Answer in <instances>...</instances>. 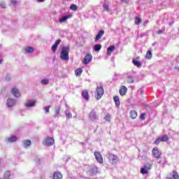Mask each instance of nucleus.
I'll list each match as a JSON object with an SVG mask.
<instances>
[{
    "instance_id": "35",
    "label": "nucleus",
    "mask_w": 179,
    "mask_h": 179,
    "mask_svg": "<svg viewBox=\"0 0 179 179\" xmlns=\"http://www.w3.org/2000/svg\"><path fill=\"white\" fill-rule=\"evenodd\" d=\"M17 5V1L10 0V6H14V8Z\"/></svg>"
},
{
    "instance_id": "51",
    "label": "nucleus",
    "mask_w": 179,
    "mask_h": 179,
    "mask_svg": "<svg viewBox=\"0 0 179 179\" xmlns=\"http://www.w3.org/2000/svg\"><path fill=\"white\" fill-rule=\"evenodd\" d=\"M174 69H176L177 71H179V67H178V66H177L174 67Z\"/></svg>"
},
{
    "instance_id": "18",
    "label": "nucleus",
    "mask_w": 179,
    "mask_h": 179,
    "mask_svg": "<svg viewBox=\"0 0 179 179\" xmlns=\"http://www.w3.org/2000/svg\"><path fill=\"white\" fill-rule=\"evenodd\" d=\"M157 163L158 164H160L162 167H164V166L167 164V159H166V157H163L161 159V160L158 161Z\"/></svg>"
},
{
    "instance_id": "20",
    "label": "nucleus",
    "mask_w": 179,
    "mask_h": 179,
    "mask_svg": "<svg viewBox=\"0 0 179 179\" xmlns=\"http://www.w3.org/2000/svg\"><path fill=\"white\" fill-rule=\"evenodd\" d=\"M114 50H115V46H114V45L109 46L107 48V55H111V54L113 53V51H114Z\"/></svg>"
},
{
    "instance_id": "11",
    "label": "nucleus",
    "mask_w": 179,
    "mask_h": 179,
    "mask_svg": "<svg viewBox=\"0 0 179 179\" xmlns=\"http://www.w3.org/2000/svg\"><path fill=\"white\" fill-rule=\"evenodd\" d=\"M93 58V56H92V55H85V57H84V60H83V64L85 65H87V64H89V62H90L92 61V59Z\"/></svg>"
},
{
    "instance_id": "46",
    "label": "nucleus",
    "mask_w": 179,
    "mask_h": 179,
    "mask_svg": "<svg viewBox=\"0 0 179 179\" xmlns=\"http://www.w3.org/2000/svg\"><path fill=\"white\" fill-rule=\"evenodd\" d=\"M103 8L104 10H106V12H108V10H110L108 4H103Z\"/></svg>"
},
{
    "instance_id": "50",
    "label": "nucleus",
    "mask_w": 179,
    "mask_h": 179,
    "mask_svg": "<svg viewBox=\"0 0 179 179\" xmlns=\"http://www.w3.org/2000/svg\"><path fill=\"white\" fill-rule=\"evenodd\" d=\"M139 92H141V94H143L145 93V91H143V89H140Z\"/></svg>"
},
{
    "instance_id": "1",
    "label": "nucleus",
    "mask_w": 179,
    "mask_h": 179,
    "mask_svg": "<svg viewBox=\"0 0 179 179\" xmlns=\"http://www.w3.org/2000/svg\"><path fill=\"white\" fill-rule=\"evenodd\" d=\"M69 46L63 47L60 52V58L62 61H69Z\"/></svg>"
},
{
    "instance_id": "40",
    "label": "nucleus",
    "mask_w": 179,
    "mask_h": 179,
    "mask_svg": "<svg viewBox=\"0 0 179 179\" xmlns=\"http://www.w3.org/2000/svg\"><path fill=\"white\" fill-rule=\"evenodd\" d=\"M171 179H178V173L176 171H173V174L172 176V178Z\"/></svg>"
},
{
    "instance_id": "30",
    "label": "nucleus",
    "mask_w": 179,
    "mask_h": 179,
    "mask_svg": "<svg viewBox=\"0 0 179 179\" xmlns=\"http://www.w3.org/2000/svg\"><path fill=\"white\" fill-rule=\"evenodd\" d=\"M94 50L96 51V52H99L100 50H101V44H96L94 46Z\"/></svg>"
},
{
    "instance_id": "7",
    "label": "nucleus",
    "mask_w": 179,
    "mask_h": 179,
    "mask_svg": "<svg viewBox=\"0 0 179 179\" xmlns=\"http://www.w3.org/2000/svg\"><path fill=\"white\" fill-rule=\"evenodd\" d=\"M61 106H56L55 108V114L53 115V117L55 118H59V117H61Z\"/></svg>"
},
{
    "instance_id": "22",
    "label": "nucleus",
    "mask_w": 179,
    "mask_h": 179,
    "mask_svg": "<svg viewBox=\"0 0 179 179\" xmlns=\"http://www.w3.org/2000/svg\"><path fill=\"white\" fill-rule=\"evenodd\" d=\"M127 83H135V80L134 79V76H128L126 79Z\"/></svg>"
},
{
    "instance_id": "44",
    "label": "nucleus",
    "mask_w": 179,
    "mask_h": 179,
    "mask_svg": "<svg viewBox=\"0 0 179 179\" xmlns=\"http://www.w3.org/2000/svg\"><path fill=\"white\" fill-rule=\"evenodd\" d=\"M0 8H1V9H5V8H6V4L4 1L0 2Z\"/></svg>"
},
{
    "instance_id": "16",
    "label": "nucleus",
    "mask_w": 179,
    "mask_h": 179,
    "mask_svg": "<svg viewBox=\"0 0 179 179\" xmlns=\"http://www.w3.org/2000/svg\"><path fill=\"white\" fill-rule=\"evenodd\" d=\"M113 100L115 101V104L117 107V108H120V106L121 104V102L120 101V96L115 95L113 96Z\"/></svg>"
},
{
    "instance_id": "32",
    "label": "nucleus",
    "mask_w": 179,
    "mask_h": 179,
    "mask_svg": "<svg viewBox=\"0 0 179 179\" xmlns=\"http://www.w3.org/2000/svg\"><path fill=\"white\" fill-rule=\"evenodd\" d=\"M82 72H83V69H78L76 70L75 73L76 76H80V75H82Z\"/></svg>"
},
{
    "instance_id": "6",
    "label": "nucleus",
    "mask_w": 179,
    "mask_h": 179,
    "mask_svg": "<svg viewBox=\"0 0 179 179\" xmlns=\"http://www.w3.org/2000/svg\"><path fill=\"white\" fill-rule=\"evenodd\" d=\"M54 138L51 137H47L45 141H43V145L45 146H52L54 145Z\"/></svg>"
},
{
    "instance_id": "52",
    "label": "nucleus",
    "mask_w": 179,
    "mask_h": 179,
    "mask_svg": "<svg viewBox=\"0 0 179 179\" xmlns=\"http://www.w3.org/2000/svg\"><path fill=\"white\" fill-rule=\"evenodd\" d=\"M38 2H44L45 0H37Z\"/></svg>"
},
{
    "instance_id": "12",
    "label": "nucleus",
    "mask_w": 179,
    "mask_h": 179,
    "mask_svg": "<svg viewBox=\"0 0 179 179\" xmlns=\"http://www.w3.org/2000/svg\"><path fill=\"white\" fill-rule=\"evenodd\" d=\"M11 94L16 97L17 99L20 96V94L19 93V90L17 88L13 87L11 89Z\"/></svg>"
},
{
    "instance_id": "2",
    "label": "nucleus",
    "mask_w": 179,
    "mask_h": 179,
    "mask_svg": "<svg viewBox=\"0 0 179 179\" xmlns=\"http://www.w3.org/2000/svg\"><path fill=\"white\" fill-rule=\"evenodd\" d=\"M103 94H104V89H103V86H98L95 91V97L96 100H100L101 97H103Z\"/></svg>"
},
{
    "instance_id": "43",
    "label": "nucleus",
    "mask_w": 179,
    "mask_h": 179,
    "mask_svg": "<svg viewBox=\"0 0 179 179\" xmlns=\"http://www.w3.org/2000/svg\"><path fill=\"white\" fill-rule=\"evenodd\" d=\"M138 159L142 162L143 160H145L146 159V155H138Z\"/></svg>"
},
{
    "instance_id": "14",
    "label": "nucleus",
    "mask_w": 179,
    "mask_h": 179,
    "mask_svg": "<svg viewBox=\"0 0 179 179\" xmlns=\"http://www.w3.org/2000/svg\"><path fill=\"white\" fill-rule=\"evenodd\" d=\"M94 156H95L96 160L99 162V163H103V157L101 156V154H100V152H95Z\"/></svg>"
},
{
    "instance_id": "28",
    "label": "nucleus",
    "mask_w": 179,
    "mask_h": 179,
    "mask_svg": "<svg viewBox=\"0 0 179 179\" xmlns=\"http://www.w3.org/2000/svg\"><path fill=\"white\" fill-rule=\"evenodd\" d=\"M10 178V171H6L3 174V179H9Z\"/></svg>"
},
{
    "instance_id": "21",
    "label": "nucleus",
    "mask_w": 179,
    "mask_h": 179,
    "mask_svg": "<svg viewBox=\"0 0 179 179\" xmlns=\"http://www.w3.org/2000/svg\"><path fill=\"white\" fill-rule=\"evenodd\" d=\"M71 15H66L64 17H62L59 19V21L60 23H64L68 20V19H71Z\"/></svg>"
},
{
    "instance_id": "13",
    "label": "nucleus",
    "mask_w": 179,
    "mask_h": 179,
    "mask_svg": "<svg viewBox=\"0 0 179 179\" xmlns=\"http://www.w3.org/2000/svg\"><path fill=\"white\" fill-rule=\"evenodd\" d=\"M61 43V39H57L55 43L52 46V51L53 52H55L57 51V49L58 48V45Z\"/></svg>"
},
{
    "instance_id": "10",
    "label": "nucleus",
    "mask_w": 179,
    "mask_h": 179,
    "mask_svg": "<svg viewBox=\"0 0 179 179\" xmlns=\"http://www.w3.org/2000/svg\"><path fill=\"white\" fill-rule=\"evenodd\" d=\"M24 106L25 107H27V108H30V107H34L36 106V100H29L25 103Z\"/></svg>"
},
{
    "instance_id": "49",
    "label": "nucleus",
    "mask_w": 179,
    "mask_h": 179,
    "mask_svg": "<svg viewBox=\"0 0 179 179\" xmlns=\"http://www.w3.org/2000/svg\"><path fill=\"white\" fill-rule=\"evenodd\" d=\"M163 33V31L162 29L157 31V34H162Z\"/></svg>"
},
{
    "instance_id": "19",
    "label": "nucleus",
    "mask_w": 179,
    "mask_h": 179,
    "mask_svg": "<svg viewBox=\"0 0 179 179\" xmlns=\"http://www.w3.org/2000/svg\"><path fill=\"white\" fill-rule=\"evenodd\" d=\"M103 36H104V30H100L95 37V41H99V40Z\"/></svg>"
},
{
    "instance_id": "53",
    "label": "nucleus",
    "mask_w": 179,
    "mask_h": 179,
    "mask_svg": "<svg viewBox=\"0 0 179 179\" xmlns=\"http://www.w3.org/2000/svg\"><path fill=\"white\" fill-rule=\"evenodd\" d=\"M2 64V59H0V64Z\"/></svg>"
},
{
    "instance_id": "24",
    "label": "nucleus",
    "mask_w": 179,
    "mask_h": 179,
    "mask_svg": "<svg viewBox=\"0 0 179 179\" xmlns=\"http://www.w3.org/2000/svg\"><path fill=\"white\" fill-rule=\"evenodd\" d=\"M132 62H133L134 65L135 66H137L138 68H141V66H142V63H141V62H139L135 59H133Z\"/></svg>"
},
{
    "instance_id": "56",
    "label": "nucleus",
    "mask_w": 179,
    "mask_h": 179,
    "mask_svg": "<svg viewBox=\"0 0 179 179\" xmlns=\"http://www.w3.org/2000/svg\"><path fill=\"white\" fill-rule=\"evenodd\" d=\"M0 57H1V54H0Z\"/></svg>"
},
{
    "instance_id": "45",
    "label": "nucleus",
    "mask_w": 179,
    "mask_h": 179,
    "mask_svg": "<svg viewBox=\"0 0 179 179\" xmlns=\"http://www.w3.org/2000/svg\"><path fill=\"white\" fill-rule=\"evenodd\" d=\"M104 120L106 121H110V120H111V116L110 115V114H106V116L104 117Z\"/></svg>"
},
{
    "instance_id": "47",
    "label": "nucleus",
    "mask_w": 179,
    "mask_h": 179,
    "mask_svg": "<svg viewBox=\"0 0 179 179\" xmlns=\"http://www.w3.org/2000/svg\"><path fill=\"white\" fill-rule=\"evenodd\" d=\"M160 142H162L161 141V140H160V138H159V137L154 142V143L155 144V145H159V143H160Z\"/></svg>"
},
{
    "instance_id": "33",
    "label": "nucleus",
    "mask_w": 179,
    "mask_h": 179,
    "mask_svg": "<svg viewBox=\"0 0 179 179\" xmlns=\"http://www.w3.org/2000/svg\"><path fill=\"white\" fill-rule=\"evenodd\" d=\"M48 83H50L49 79H42L41 80V84L43 85H48Z\"/></svg>"
},
{
    "instance_id": "17",
    "label": "nucleus",
    "mask_w": 179,
    "mask_h": 179,
    "mask_svg": "<svg viewBox=\"0 0 179 179\" xmlns=\"http://www.w3.org/2000/svg\"><path fill=\"white\" fill-rule=\"evenodd\" d=\"M82 97L86 100V101H89V92L87 90H84L82 92Z\"/></svg>"
},
{
    "instance_id": "29",
    "label": "nucleus",
    "mask_w": 179,
    "mask_h": 179,
    "mask_svg": "<svg viewBox=\"0 0 179 179\" xmlns=\"http://www.w3.org/2000/svg\"><path fill=\"white\" fill-rule=\"evenodd\" d=\"M65 115H66V118H68V120H71V118H72V113L71 112H69V109L66 110Z\"/></svg>"
},
{
    "instance_id": "3",
    "label": "nucleus",
    "mask_w": 179,
    "mask_h": 179,
    "mask_svg": "<svg viewBox=\"0 0 179 179\" xmlns=\"http://www.w3.org/2000/svg\"><path fill=\"white\" fill-rule=\"evenodd\" d=\"M153 166V163L149 164L147 163L144 165L143 168L141 169V174H148L149 173V170H152V166Z\"/></svg>"
},
{
    "instance_id": "42",
    "label": "nucleus",
    "mask_w": 179,
    "mask_h": 179,
    "mask_svg": "<svg viewBox=\"0 0 179 179\" xmlns=\"http://www.w3.org/2000/svg\"><path fill=\"white\" fill-rule=\"evenodd\" d=\"M142 22V20L139 17H136L135 24H139Z\"/></svg>"
},
{
    "instance_id": "39",
    "label": "nucleus",
    "mask_w": 179,
    "mask_h": 179,
    "mask_svg": "<svg viewBox=\"0 0 179 179\" xmlns=\"http://www.w3.org/2000/svg\"><path fill=\"white\" fill-rule=\"evenodd\" d=\"M70 9H71V10H78V6H76L75 4H71L70 6Z\"/></svg>"
},
{
    "instance_id": "36",
    "label": "nucleus",
    "mask_w": 179,
    "mask_h": 179,
    "mask_svg": "<svg viewBox=\"0 0 179 179\" xmlns=\"http://www.w3.org/2000/svg\"><path fill=\"white\" fill-rule=\"evenodd\" d=\"M145 57L148 59H152V51L151 50H148Z\"/></svg>"
},
{
    "instance_id": "26",
    "label": "nucleus",
    "mask_w": 179,
    "mask_h": 179,
    "mask_svg": "<svg viewBox=\"0 0 179 179\" xmlns=\"http://www.w3.org/2000/svg\"><path fill=\"white\" fill-rule=\"evenodd\" d=\"M130 117L132 118V120H135L136 117H138V113L136 112V110H133L130 112Z\"/></svg>"
},
{
    "instance_id": "48",
    "label": "nucleus",
    "mask_w": 179,
    "mask_h": 179,
    "mask_svg": "<svg viewBox=\"0 0 179 179\" xmlns=\"http://www.w3.org/2000/svg\"><path fill=\"white\" fill-rule=\"evenodd\" d=\"M145 115H146V114L141 113V115H140L141 120H145Z\"/></svg>"
},
{
    "instance_id": "4",
    "label": "nucleus",
    "mask_w": 179,
    "mask_h": 179,
    "mask_svg": "<svg viewBox=\"0 0 179 179\" xmlns=\"http://www.w3.org/2000/svg\"><path fill=\"white\" fill-rule=\"evenodd\" d=\"M88 117L90 121H97V120H99V117L97 116V113H96V110H94V109H92Z\"/></svg>"
},
{
    "instance_id": "38",
    "label": "nucleus",
    "mask_w": 179,
    "mask_h": 179,
    "mask_svg": "<svg viewBox=\"0 0 179 179\" xmlns=\"http://www.w3.org/2000/svg\"><path fill=\"white\" fill-rule=\"evenodd\" d=\"M50 108H51V106L43 107V110H45V114H48V113H50Z\"/></svg>"
},
{
    "instance_id": "27",
    "label": "nucleus",
    "mask_w": 179,
    "mask_h": 179,
    "mask_svg": "<svg viewBox=\"0 0 179 179\" xmlns=\"http://www.w3.org/2000/svg\"><path fill=\"white\" fill-rule=\"evenodd\" d=\"M31 145V141L30 140H24L23 141V146L24 148H29Z\"/></svg>"
},
{
    "instance_id": "23",
    "label": "nucleus",
    "mask_w": 179,
    "mask_h": 179,
    "mask_svg": "<svg viewBox=\"0 0 179 179\" xmlns=\"http://www.w3.org/2000/svg\"><path fill=\"white\" fill-rule=\"evenodd\" d=\"M17 141V137H16L15 136H12L7 139V142H9V143L16 142Z\"/></svg>"
},
{
    "instance_id": "37",
    "label": "nucleus",
    "mask_w": 179,
    "mask_h": 179,
    "mask_svg": "<svg viewBox=\"0 0 179 179\" xmlns=\"http://www.w3.org/2000/svg\"><path fill=\"white\" fill-rule=\"evenodd\" d=\"M91 174H96L97 171V166H93L90 170Z\"/></svg>"
},
{
    "instance_id": "34",
    "label": "nucleus",
    "mask_w": 179,
    "mask_h": 179,
    "mask_svg": "<svg viewBox=\"0 0 179 179\" xmlns=\"http://www.w3.org/2000/svg\"><path fill=\"white\" fill-rule=\"evenodd\" d=\"M26 52L28 54H31V52H34V49L31 47H28L25 49Z\"/></svg>"
},
{
    "instance_id": "15",
    "label": "nucleus",
    "mask_w": 179,
    "mask_h": 179,
    "mask_svg": "<svg viewBox=\"0 0 179 179\" xmlns=\"http://www.w3.org/2000/svg\"><path fill=\"white\" fill-rule=\"evenodd\" d=\"M127 92H128V88L125 86H122L119 90L120 96H125L127 94Z\"/></svg>"
},
{
    "instance_id": "54",
    "label": "nucleus",
    "mask_w": 179,
    "mask_h": 179,
    "mask_svg": "<svg viewBox=\"0 0 179 179\" xmlns=\"http://www.w3.org/2000/svg\"><path fill=\"white\" fill-rule=\"evenodd\" d=\"M80 145H85V143H80Z\"/></svg>"
},
{
    "instance_id": "41",
    "label": "nucleus",
    "mask_w": 179,
    "mask_h": 179,
    "mask_svg": "<svg viewBox=\"0 0 179 179\" xmlns=\"http://www.w3.org/2000/svg\"><path fill=\"white\" fill-rule=\"evenodd\" d=\"M10 79H12V76H10V74H6L5 80H6V82H9Z\"/></svg>"
},
{
    "instance_id": "25",
    "label": "nucleus",
    "mask_w": 179,
    "mask_h": 179,
    "mask_svg": "<svg viewBox=\"0 0 179 179\" xmlns=\"http://www.w3.org/2000/svg\"><path fill=\"white\" fill-rule=\"evenodd\" d=\"M53 179H62V174L59 172H55L53 174Z\"/></svg>"
},
{
    "instance_id": "31",
    "label": "nucleus",
    "mask_w": 179,
    "mask_h": 179,
    "mask_svg": "<svg viewBox=\"0 0 179 179\" xmlns=\"http://www.w3.org/2000/svg\"><path fill=\"white\" fill-rule=\"evenodd\" d=\"M159 140H161V142H167V141H169V136H167V135H164L159 137Z\"/></svg>"
},
{
    "instance_id": "9",
    "label": "nucleus",
    "mask_w": 179,
    "mask_h": 179,
    "mask_svg": "<svg viewBox=\"0 0 179 179\" xmlns=\"http://www.w3.org/2000/svg\"><path fill=\"white\" fill-rule=\"evenodd\" d=\"M16 104V100L8 98L6 101V106L8 108L13 107Z\"/></svg>"
},
{
    "instance_id": "55",
    "label": "nucleus",
    "mask_w": 179,
    "mask_h": 179,
    "mask_svg": "<svg viewBox=\"0 0 179 179\" xmlns=\"http://www.w3.org/2000/svg\"><path fill=\"white\" fill-rule=\"evenodd\" d=\"M38 162H40V159H38Z\"/></svg>"
},
{
    "instance_id": "8",
    "label": "nucleus",
    "mask_w": 179,
    "mask_h": 179,
    "mask_svg": "<svg viewBox=\"0 0 179 179\" xmlns=\"http://www.w3.org/2000/svg\"><path fill=\"white\" fill-rule=\"evenodd\" d=\"M152 155L156 159H160L162 156V152L159 150V148H155L152 149Z\"/></svg>"
},
{
    "instance_id": "5",
    "label": "nucleus",
    "mask_w": 179,
    "mask_h": 179,
    "mask_svg": "<svg viewBox=\"0 0 179 179\" xmlns=\"http://www.w3.org/2000/svg\"><path fill=\"white\" fill-rule=\"evenodd\" d=\"M107 157L111 164H117V162H118V158L117 157V155H114L113 154H108Z\"/></svg>"
}]
</instances>
